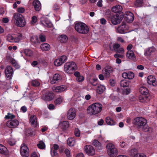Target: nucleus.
I'll use <instances>...</instances> for the list:
<instances>
[{"label":"nucleus","mask_w":157,"mask_h":157,"mask_svg":"<svg viewBox=\"0 0 157 157\" xmlns=\"http://www.w3.org/2000/svg\"><path fill=\"white\" fill-rule=\"evenodd\" d=\"M25 39V37L20 33L11 35L9 34L7 37V40L11 42L18 43L22 40Z\"/></svg>","instance_id":"obj_7"},{"label":"nucleus","mask_w":157,"mask_h":157,"mask_svg":"<svg viewBox=\"0 0 157 157\" xmlns=\"http://www.w3.org/2000/svg\"><path fill=\"white\" fill-rule=\"evenodd\" d=\"M20 152L21 155L23 157H28L29 155V149L25 144H23L21 146Z\"/></svg>","instance_id":"obj_8"},{"label":"nucleus","mask_w":157,"mask_h":157,"mask_svg":"<svg viewBox=\"0 0 157 157\" xmlns=\"http://www.w3.org/2000/svg\"><path fill=\"white\" fill-rule=\"evenodd\" d=\"M53 148L51 149L52 150H54L57 151V150L59 149V146L57 144H55L53 145Z\"/></svg>","instance_id":"obj_63"},{"label":"nucleus","mask_w":157,"mask_h":157,"mask_svg":"<svg viewBox=\"0 0 157 157\" xmlns=\"http://www.w3.org/2000/svg\"><path fill=\"white\" fill-rule=\"evenodd\" d=\"M114 57L116 58H123L124 57V55L123 54H116L114 55Z\"/></svg>","instance_id":"obj_52"},{"label":"nucleus","mask_w":157,"mask_h":157,"mask_svg":"<svg viewBox=\"0 0 157 157\" xmlns=\"http://www.w3.org/2000/svg\"><path fill=\"white\" fill-rule=\"evenodd\" d=\"M52 94L49 93L48 95H44L42 97V98L45 100L50 101L52 99V97L51 96Z\"/></svg>","instance_id":"obj_42"},{"label":"nucleus","mask_w":157,"mask_h":157,"mask_svg":"<svg viewBox=\"0 0 157 157\" xmlns=\"http://www.w3.org/2000/svg\"><path fill=\"white\" fill-rule=\"evenodd\" d=\"M103 106L100 103H94L89 105L87 109V113L90 115H95L99 113L102 110Z\"/></svg>","instance_id":"obj_2"},{"label":"nucleus","mask_w":157,"mask_h":157,"mask_svg":"<svg viewBox=\"0 0 157 157\" xmlns=\"http://www.w3.org/2000/svg\"><path fill=\"white\" fill-rule=\"evenodd\" d=\"M51 154L52 157H58V155L57 151L54 150H52L51 149Z\"/></svg>","instance_id":"obj_50"},{"label":"nucleus","mask_w":157,"mask_h":157,"mask_svg":"<svg viewBox=\"0 0 157 157\" xmlns=\"http://www.w3.org/2000/svg\"><path fill=\"white\" fill-rule=\"evenodd\" d=\"M113 69L109 66L104 68L102 70V73L105 78H108L110 77V74L112 72Z\"/></svg>","instance_id":"obj_12"},{"label":"nucleus","mask_w":157,"mask_h":157,"mask_svg":"<svg viewBox=\"0 0 157 157\" xmlns=\"http://www.w3.org/2000/svg\"><path fill=\"white\" fill-rule=\"evenodd\" d=\"M24 53L27 56L31 57L33 56V52L29 49H25L24 50Z\"/></svg>","instance_id":"obj_37"},{"label":"nucleus","mask_w":157,"mask_h":157,"mask_svg":"<svg viewBox=\"0 0 157 157\" xmlns=\"http://www.w3.org/2000/svg\"><path fill=\"white\" fill-rule=\"evenodd\" d=\"M135 124L138 128L141 129L143 131L151 133L152 131L151 128L149 127L147 124V121L142 117H138L134 119Z\"/></svg>","instance_id":"obj_1"},{"label":"nucleus","mask_w":157,"mask_h":157,"mask_svg":"<svg viewBox=\"0 0 157 157\" xmlns=\"http://www.w3.org/2000/svg\"><path fill=\"white\" fill-rule=\"evenodd\" d=\"M85 152L89 156H92L95 154V150L93 147L90 145H86L84 147Z\"/></svg>","instance_id":"obj_9"},{"label":"nucleus","mask_w":157,"mask_h":157,"mask_svg":"<svg viewBox=\"0 0 157 157\" xmlns=\"http://www.w3.org/2000/svg\"><path fill=\"white\" fill-rule=\"evenodd\" d=\"M122 17L117 14L113 16L111 18V23L113 25H117L119 24L121 21Z\"/></svg>","instance_id":"obj_13"},{"label":"nucleus","mask_w":157,"mask_h":157,"mask_svg":"<svg viewBox=\"0 0 157 157\" xmlns=\"http://www.w3.org/2000/svg\"><path fill=\"white\" fill-rule=\"evenodd\" d=\"M29 121L31 124L34 127L37 124V121L36 116L34 115H32L29 119Z\"/></svg>","instance_id":"obj_24"},{"label":"nucleus","mask_w":157,"mask_h":157,"mask_svg":"<svg viewBox=\"0 0 157 157\" xmlns=\"http://www.w3.org/2000/svg\"><path fill=\"white\" fill-rule=\"evenodd\" d=\"M37 21V17L36 16H33L32 18L31 23L34 25L35 24Z\"/></svg>","instance_id":"obj_57"},{"label":"nucleus","mask_w":157,"mask_h":157,"mask_svg":"<svg viewBox=\"0 0 157 157\" xmlns=\"http://www.w3.org/2000/svg\"><path fill=\"white\" fill-rule=\"evenodd\" d=\"M75 110L73 108L70 109L67 111V117L68 120H72L76 116Z\"/></svg>","instance_id":"obj_15"},{"label":"nucleus","mask_w":157,"mask_h":157,"mask_svg":"<svg viewBox=\"0 0 157 157\" xmlns=\"http://www.w3.org/2000/svg\"><path fill=\"white\" fill-rule=\"evenodd\" d=\"M0 153L6 155L8 154V151L7 148L2 144H0Z\"/></svg>","instance_id":"obj_29"},{"label":"nucleus","mask_w":157,"mask_h":157,"mask_svg":"<svg viewBox=\"0 0 157 157\" xmlns=\"http://www.w3.org/2000/svg\"><path fill=\"white\" fill-rule=\"evenodd\" d=\"M31 83L33 86H38L40 85V82L36 79L33 80L31 82Z\"/></svg>","instance_id":"obj_46"},{"label":"nucleus","mask_w":157,"mask_h":157,"mask_svg":"<svg viewBox=\"0 0 157 157\" xmlns=\"http://www.w3.org/2000/svg\"><path fill=\"white\" fill-rule=\"evenodd\" d=\"M146 98L144 96H140L139 97L140 101L141 102H145L146 101Z\"/></svg>","instance_id":"obj_58"},{"label":"nucleus","mask_w":157,"mask_h":157,"mask_svg":"<svg viewBox=\"0 0 157 157\" xmlns=\"http://www.w3.org/2000/svg\"><path fill=\"white\" fill-rule=\"evenodd\" d=\"M108 155L110 157H115L118 154V151L115 145L111 143H108L106 146Z\"/></svg>","instance_id":"obj_5"},{"label":"nucleus","mask_w":157,"mask_h":157,"mask_svg":"<svg viewBox=\"0 0 157 157\" xmlns=\"http://www.w3.org/2000/svg\"><path fill=\"white\" fill-rule=\"evenodd\" d=\"M68 145L70 146H74L75 144V138H68L67 141Z\"/></svg>","instance_id":"obj_35"},{"label":"nucleus","mask_w":157,"mask_h":157,"mask_svg":"<svg viewBox=\"0 0 157 157\" xmlns=\"http://www.w3.org/2000/svg\"><path fill=\"white\" fill-rule=\"evenodd\" d=\"M154 50L151 48H148L146 49L144 53V55L147 58L151 56L154 53Z\"/></svg>","instance_id":"obj_30"},{"label":"nucleus","mask_w":157,"mask_h":157,"mask_svg":"<svg viewBox=\"0 0 157 157\" xmlns=\"http://www.w3.org/2000/svg\"><path fill=\"white\" fill-rule=\"evenodd\" d=\"M6 124L10 128H15L18 126L19 122L17 120H11L8 121Z\"/></svg>","instance_id":"obj_17"},{"label":"nucleus","mask_w":157,"mask_h":157,"mask_svg":"<svg viewBox=\"0 0 157 157\" xmlns=\"http://www.w3.org/2000/svg\"><path fill=\"white\" fill-rule=\"evenodd\" d=\"M122 10V6L120 5H117L113 7L112 11L115 13H118L121 12Z\"/></svg>","instance_id":"obj_33"},{"label":"nucleus","mask_w":157,"mask_h":157,"mask_svg":"<svg viewBox=\"0 0 157 157\" xmlns=\"http://www.w3.org/2000/svg\"><path fill=\"white\" fill-rule=\"evenodd\" d=\"M10 62L13 66L16 68L18 69L20 68V66L18 64L17 62L14 59H12L10 60Z\"/></svg>","instance_id":"obj_41"},{"label":"nucleus","mask_w":157,"mask_h":157,"mask_svg":"<svg viewBox=\"0 0 157 157\" xmlns=\"http://www.w3.org/2000/svg\"><path fill=\"white\" fill-rule=\"evenodd\" d=\"M33 5L35 10L40 11L41 9V5L39 1L37 0H34L33 3Z\"/></svg>","instance_id":"obj_25"},{"label":"nucleus","mask_w":157,"mask_h":157,"mask_svg":"<svg viewBox=\"0 0 157 157\" xmlns=\"http://www.w3.org/2000/svg\"><path fill=\"white\" fill-rule=\"evenodd\" d=\"M76 80L78 82H83L84 80V78L83 76L80 75L76 77Z\"/></svg>","instance_id":"obj_54"},{"label":"nucleus","mask_w":157,"mask_h":157,"mask_svg":"<svg viewBox=\"0 0 157 157\" xmlns=\"http://www.w3.org/2000/svg\"><path fill=\"white\" fill-rule=\"evenodd\" d=\"M13 70L12 68L10 66H7L5 70V73L6 77L9 79L12 78L13 74Z\"/></svg>","instance_id":"obj_14"},{"label":"nucleus","mask_w":157,"mask_h":157,"mask_svg":"<svg viewBox=\"0 0 157 157\" xmlns=\"http://www.w3.org/2000/svg\"><path fill=\"white\" fill-rule=\"evenodd\" d=\"M130 92V89L129 88H126L124 91V94L126 95L129 94Z\"/></svg>","instance_id":"obj_62"},{"label":"nucleus","mask_w":157,"mask_h":157,"mask_svg":"<svg viewBox=\"0 0 157 157\" xmlns=\"http://www.w3.org/2000/svg\"><path fill=\"white\" fill-rule=\"evenodd\" d=\"M40 48L43 51H48L50 49L51 47L49 44L44 43L40 45Z\"/></svg>","instance_id":"obj_28"},{"label":"nucleus","mask_w":157,"mask_h":157,"mask_svg":"<svg viewBox=\"0 0 157 157\" xmlns=\"http://www.w3.org/2000/svg\"><path fill=\"white\" fill-rule=\"evenodd\" d=\"M74 133L76 136L78 137L80 136V131L78 128H76L75 129Z\"/></svg>","instance_id":"obj_53"},{"label":"nucleus","mask_w":157,"mask_h":157,"mask_svg":"<svg viewBox=\"0 0 157 157\" xmlns=\"http://www.w3.org/2000/svg\"><path fill=\"white\" fill-rule=\"evenodd\" d=\"M15 116L12 113H8L7 115L5 116L6 119H13L14 118Z\"/></svg>","instance_id":"obj_49"},{"label":"nucleus","mask_w":157,"mask_h":157,"mask_svg":"<svg viewBox=\"0 0 157 157\" xmlns=\"http://www.w3.org/2000/svg\"><path fill=\"white\" fill-rule=\"evenodd\" d=\"M30 40L33 43L36 44L39 42V39L37 36H34L31 37Z\"/></svg>","instance_id":"obj_43"},{"label":"nucleus","mask_w":157,"mask_h":157,"mask_svg":"<svg viewBox=\"0 0 157 157\" xmlns=\"http://www.w3.org/2000/svg\"><path fill=\"white\" fill-rule=\"evenodd\" d=\"M143 3V0H136L134 3L135 5L137 7L140 6Z\"/></svg>","instance_id":"obj_48"},{"label":"nucleus","mask_w":157,"mask_h":157,"mask_svg":"<svg viewBox=\"0 0 157 157\" xmlns=\"http://www.w3.org/2000/svg\"><path fill=\"white\" fill-rule=\"evenodd\" d=\"M61 77L60 75L58 74H55L52 79L50 80V82L52 84H54L56 83V81L60 80Z\"/></svg>","instance_id":"obj_26"},{"label":"nucleus","mask_w":157,"mask_h":157,"mask_svg":"<svg viewBox=\"0 0 157 157\" xmlns=\"http://www.w3.org/2000/svg\"><path fill=\"white\" fill-rule=\"evenodd\" d=\"M93 144L97 149L99 150H101L103 148L101 143L97 140H94L93 141Z\"/></svg>","instance_id":"obj_31"},{"label":"nucleus","mask_w":157,"mask_h":157,"mask_svg":"<svg viewBox=\"0 0 157 157\" xmlns=\"http://www.w3.org/2000/svg\"><path fill=\"white\" fill-rule=\"evenodd\" d=\"M106 122L109 125H113L115 124V122L110 117H107L106 118Z\"/></svg>","instance_id":"obj_38"},{"label":"nucleus","mask_w":157,"mask_h":157,"mask_svg":"<svg viewBox=\"0 0 157 157\" xmlns=\"http://www.w3.org/2000/svg\"><path fill=\"white\" fill-rule=\"evenodd\" d=\"M13 17L14 24L17 26L22 27L25 25V21L22 15L18 13H15Z\"/></svg>","instance_id":"obj_3"},{"label":"nucleus","mask_w":157,"mask_h":157,"mask_svg":"<svg viewBox=\"0 0 157 157\" xmlns=\"http://www.w3.org/2000/svg\"><path fill=\"white\" fill-rule=\"evenodd\" d=\"M106 87L102 85H99L98 86L96 90L97 93L99 94H101L105 90Z\"/></svg>","instance_id":"obj_27"},{"label":"nucleus","mask_w":157,"mask_h":157,"mask_svg":"<svg viewBox=\"0 0 157 157\" xmlns=\"http://www.w3.org/2000/svg\"><path fill=\"white\" fill-rule=\"evenodd\" d=\"M69 122L64 121L60 122L59 127L62 130H65L69 127Z\"/></svg>","instance_id":"obj_22"},{"label":"nucleus","mask_w":157,"mask_h":157,"mask_svg":"<svg viewBox=\"0 0 157 157\" xmlns=\"http://www.w3.org/2000/svg\"><path fill=\"white\" fill-rule=\"evenodd\" d=\"M126 56L128 59L133 61H135L136 59V57L133 51H127L126 53Z\"/></svg>","instance_id":"obj_23"},{"label":"nucleus","mask_w":157,"mask_h":157,"mask_svg":"<svg viewBox=\"0 0 157 157\" xmlns=\"http://www.w3.org/2000/svg\"><path fill=\"white\" fill-rule=\"evenodd\" d=\"M110 85L111 86H113L115 85V81L113 79H110L109 80Z\"/></svg>","instance_id":"obj_64"},{"label":"nucleus","mask_w":157,"mask_h":157,"mask_svg":"<svg viewBox=\"0 0 157 157\" xmlns=\"http://www.w3.org/2000/svg\"><path fill=\"white\" fill-rule=\"evenodd\" d=\"M77 69V66L76 64L73 62H67L64 66V71L67 73H71L73 71Z\"/></svg>","instance_id":"obj_6"},{"label":"nucleus","mask_w":157,"mask_h":157,"mask_svg":"<svg viewBox=\"0 0 157 157\" xmlns=\"http://www.w3.org/2000/svg\"><path fill=\"white\" fill-rule=\"evenodd\" d=\"M41 24L44 26L50 27L52 26V24L51 22L46 18L44 17L41 18Z\"/></svg>","instance_id":"obj_20"},{"label":"nucleus","mask_w":157,"mask_h":157,"mask_svg":"<svg viewBox=\"0 0 157 157\" xmlns=\"http://www.w3.org/2000/svg\"><path fill=\"white\" fill-rule=\"evenodd\" d=\"M98 79L95 76H91L89 79L90 83L92 85L96 86L98 83Z\"/></svg>","instance_id":"obj_32"},{"label":"nucleus","mask_w":157,"mask_h":157,"mask_svg":"<svg viewBox=\"0 0 157 157\" xmlns=\"http://www.w3.org/2000/svg\"><path fill=\"white\" fill-rule=\"evenodd\" d=\"M16 140L14 138H10L8 140V143L10 146L14 145L16 143Z\"/></svg>","instance_id":"obj_45"},{"label":"nucleus","mask_w":157,"mask_h":157,"mask_svg":"<svg viewBox=\"0 0 157 157\" xmlns=\"http://www.w3.org/2000/svg\"><path fill=\"white\" fill-rule=\"evenodd\" d=\"M147 80V83L149 85H152L154 87L157 86V81L154 76L149 75L148 76Z\"/></svg>","instance_id":"obj_10"},{"label":"nucleus","mask_w":157,"mask_h":157,"mask_svg":"<svg viewBox=\"0 0 157 157\" xmlns=\"http://www.w3.org/2000/svg\"><path fill=\"white\" fill-rule=\"evenodd\" d=\"M120 47V44L117 43H116L113 44V48L114 51H116Z\"/></svg>","instance_id":"obj_56"},{"label":"nucleus","mask_w":157,"mask_h":157,"mask_svg":"<svg viewBox=\"0 0 157 157\" xmlns=\"http://www.w3.org/2000/svg\"><path fill=\"white\" fill-rule=\"evenodd\" d=\"M134 157H146L143 153H137L134 155Z\"/></svg>","instance_id":"obj_59"},{"label":"nucleus","mask_w":157,"mask_h":157,"mask_svg":"<svg viewBox=\"0 0 157 157\" xmlns=\"http://www.w3.org/2000/svg\"><path fill=\"white\" fill-rule=\"evenodd\" d=\"M68 40L67 36L64 35H61L59 37V40L61 42L65 43Z\"/></svg>","instance_id":"obj_39"},{"label":"nucleus","mask_w":157,"mask_h":157,"mask_svg":"<svg viewBox=\"0 0 157 157\" xmlns=\"http://www.w3.org/2000/svg\"><path fill=\"white\" fill-rule=\"evenodd\" d=\"M136 149L134 147H132L130 148L128 151V153L131 156L133 155L136 151Z\"/></svg>","instance_id":"obj_47"},{"label":"nucleus","mask_w":157,"mask_h":157,"mask_svg":"<svg viewBox=\"0 0 157 157\" xmlns=\"http://www.w3.org/2000/svg\"><path fill=\"white\" fill-rule=\"evenodd\" d=\"M17 12L19 13H22L25 11V9L23 7H19L17 9Z\"/></svg>","instance_id":"obj_61"},{"label":"nucleus","mask_w":157,"mask_h":157,"mask_svg":"<svg viewBox=\"0 0 157 157\" xmlns=\"http://www.w3.org/2000/svg\"><path fill=\"white\" fill-rule=\"evenodd\" d=\"M122 76L124 78L131 79L134 77V75L132 72L128 71L123 73Z\"/></svg>","instance_id":"obj_21"},{"label":"nucleus","mask_w":157,"mask_h":157,"mask_svg":"<svg viewBox=\"0 0 157 157\" xmlns=\"http://www.w3.org/2000/svg\"><path fill=\"white\" fill-rule=\"evenodd\" d=\"M39 38L41 42H44L46 41V37L44 35H40Z\"/></svg>","instance_id":"obj_60"},{"label":"nucleus","mask_w":157,"mask_h":157,"mask_svg":"<svg viewBox=\"0 0 157 157\" xmlns=\"http://www.w3.org/2000/svg\"><path fill=\"white\" fill-rule=\"evenodd\" d=\"M63 100V98L62 97H59L57 98L54 101V103L56 105H59L61 104Z\"/></svg>","instance_id":"obj_40"},{"label":"nucleus","mask_w":157,"mask_h":157,"mask_svg":"<svg viewBox=\"0 0 157 157\" xmlns=\"http://www.w3.org/2000/svg\"><path fill=\"white\" fill-rule=\"evenodd\" d=\"M67 60V57L65 56H63L59 58L56 59L54 62V65L56 66L61 65L64 63Z\"/></svg>","instance_id":"obj_11"},{"label":"nucleus","mask_w":157,"mask_h":157,"mask_svg":"<svg viewBox=\"0 0 157 157\" xmlns=\"http://www.w3.org/2000/svg\"><path fill=\"white\" fill-rule=\"evenodd\" d=\"M116 52L117 53L124 54V50L123 47H120Z\"/></svg>","instance_id":"obj_55"},{"label":"nucleus","mask_w":157,"mask_h":157,"mask_svg":"<svg viewBox=\"0 0 157 157\" xmlns=\"http://www.w3.org/2000/svg\"><path fill=\"white\" fill-rule=\"evenodd\" d=\"M67 89V86L64 85H62L56 87H53L52 88V89L54 92L58 93L62 92L66 90Z\"/></svg>","instance_id":"obj_18"},{"label":"nucleus","mask_w":157,"mask_h":157,"mask_svg":"<svg viewBox=\"0 0 157 157\" xmlns=\"http://www.w3.org/2000/svg\"><path fill=\"white\" fill-rule=\"evenodd\" d=\"M139 91L140 93L144 95H147L148 93V90L145 87L142 86L140 88Z\"/></svg>","instance_id":"obj_34"},{"label":"nucleus","mask_w":157,"mask_h":157,"mask_svg":"<svg viewBox=\"0 0 157 157\" xmlns=\"http://www.w3.org/2000/svg\"><path fill=\"white\" fill-rule=\"evenodd\" d=\"M127 29V26L125 24L120 25L117 29L116 32L120 33H125Z\"/></svg>","instance_id":"obj_19"},{"label":"nucleus","mask_w":157,"mask_h":157,"mask_svg":"<svg viewBox=\"0 0 157 157\" xmlns=\"http://www.w3.org/2000/svg\"><path fill=\"white\" fill-rule=\"evenodd\" d=\"M38 147L40 149H43L45 147V145L44 142L42 141H40L37 145Z\"/></svg>","instance_id":"obj_44"},{"label":"nucleus","mask_w":157,"mask_h":157,"mask_svg":"<svg viewBox=\"0 0 157 157\" xmlns=\"http://www.w3.org/2000/svg\"><path fill=\"white\" fill-rule=\"evenodd\" d=\"M75 28L78 33L82 34H87L89 31L88 26L85 23L82 22L76 23L75 25Z\"/></svg>","instance_id":"obj_4"},{"label":"nucleus","mask_w":157,"mask_h":157,"mask_svg":"<svg viewBox=\"0 0 157 157\" xmlns=\"http://www.w3.org/2000/svg\"><path fill=\"white\" fill-rule=\"evenodd\" d=\"M124 17L125 20L128 23L132 22L134 20V15L130 12H126L124 14Z\"/></svg>","instance_id":"obj_16"},{"label":"nucleus","mask_w":157,"mask_h":157,"mask_svg":"<svg viewBox=\"0 0 157 157\" xmlns=\"http://www.w3.org/2000/svg\"><path fill=\"white\" fill-rule=\"evenodd\" d=\"M143 36L145 39H149V33L147 31L144 32Z\"/></svg>","instance_id":"obj_51"},{"label":"nucleus","mask_w":157,"mask_h":157,"mask_svg":"<svg viewBox=\"0 0 157 157\" xmlns=\"http://www.w3.org/2000/svg\"><path fill=\"white\" fill-rule=\"evenodd\" d=\"M121 86L123 87H128L129 85V81L126 80H122L120 82Z\"/></svg>","instance_id":"obj_36"}]
</instances>
